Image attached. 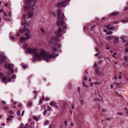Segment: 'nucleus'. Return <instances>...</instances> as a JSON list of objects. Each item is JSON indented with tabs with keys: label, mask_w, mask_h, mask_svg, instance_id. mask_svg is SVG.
Instances as JSON below:
<instances>
[{
	"label": "nucleus",
	"mask_w": 128,
	"mask_h": 128,
	"mask_svg": "<svg viewBox=\"0 0 128 128\" xmlns=\"http://www.w3.org/2000/svg\"><path fill=\"white\" fill-rule=\"evenodd\" d=\"M37 50V49L36 48H27L25 52L26 54H30L32 53L34 54V56L33 57L32 59V61L34 62L38 60L39 61H41L42 56H43V60H45L46 62H48L52 58H54L53 60H55L56 57L58 56V54L55 53H53L51 54L46 53V52L43 49L40 50V54L38 52H36Z\"/></svg>",
	"instance_id": "1"
},
{
	"label": "nucleus",
	"mask_w": 128,
	"mask_h": 128,
	"mask_svg": "<svg viewBox=\"0 0 128 128\" xmlns=\"http://www.w3.org/2000/svg\"><path fill=\"white\" fill-rule=\"evenodd\" d=\"M57 17L58 19L56 23V25L58 26H62L64 24L63 20L64 19L65 16L61 10L60 8L58 10Z\"/></svg>",
	"instance_id": "2"
},
{
	"label": "nucleus",
	"mask_w": 128,
	"mask_h": 128,
	"mask_svg": "<svg viewBox=\"0 0 128 128\" xmlns=\"http://www.w3.org/2000/svg\"><path fill=\"white\" fill-rule=\"evenodd\" d=\"M34 14L33 10L29 11L28 15L25 14L23 16L24 19L26 20V18L28 19L29 18H32Z\"/></svg>",
	"instance_id": "3"
},
{
	"label": "nucleus",
	"mask_w": 128,
	"mask_h": 128,
	"mask_svg": "<svg viewBox=\"0 0 128 128\" xmlns=\"http://www.w3.org/2000/svg\"><path fill=\"white\" fill-rule=\"evenodd\" d=\"M66 2H67L65 0L62 1L61 2H58L56 4L55 6L56 8L64 7L65 6Z\"/></svg>",
	"instance_id": "4"
},
{
	"label": "nucleus",
	"mask_w": 128,
	"mask_h": 128,
	"mask_svg": "<svg viewBox=\"0 0 128 128\" xmlns=\"http://www.w3.org/2000/svg\"><path fill=\"white\" fill-rule=\"evenodd\" d=\"M62 30L60 27H59L58 30L56 33V35L58 37L60 38L62 36V34H61Z\"/></svg>",
	"instance_id": "5"
},
{
	"label": "nucleus",
	"mask_w": 128,
	"mask_h": 128,
	"mask_svg": "<svg viewBox=\"0 0 128 128\" xmlns=\"http://www.w3.org/2000/svg\"><path fill=\"white\" fill-rule=\"evenodd\" d=\"M7 69L10 70L11 68H14L12 64H6L4 66Z\"/></svg>",
	"instance_id": "6"
},
{
	"label": "nucleus",
	"mask_w": 128,
	"mask_h": 128,
	"mask_svg": "<svg viewBox=\"0 0 128 128\" xmlns=\"http://www.w3.org/2000/svg\"><path fill=\"white\" fill-rule=\"evenodd\" d=\"M54 40L56 42H58L59 40V39L58 38L56 37H52L51 38V42H53Z\"/></svg>",
	"instance_id": "7"
},
{
	"label": "nucleus",
	"mask_w": 128,
	"mask_h": 128,
	"mask_svg": "<svg viewBox=\"0 0 128 128\" xmlns=\"http://www.w3.org/2000/svg\"><path fill=\"white\" fill-rule=\"evenodd\" d=\"M50 104L51 106H54L56 108L58 107L56 103L55 102L51 101L50 103Z\"/></svg>",
	"instance_id": "8"
},
{
	"label": "nucleus",
	"mask_w": 128,
	"mask_h": 128,
	"mask_svg": "<svg viewBox=\"0 0 128 128\" xmlns=\"http://www.w3.org/2000/svg\"><path fill=\"white\" fill-rule=\"evenodd\" d=\"M6 59V57L5 56H2L0 55V62L5 60Z\"/></svg>",
	"instance_id": "9"
},
{
	"label": "nucleus",
	"mask_w": 128,
	"mask_h": 128,
	"mask_svg": "<svg viewBox=\"0 0 128 128\" xmlns=\"http://www.w3.org/2000/svg\"><path fill=\"white\" fill-rule=\"evenodd\" d=\"M33 118L35 120L38 121L40 119V116L39 115L38 116H33Z\"/></svg>",
	"instance_id": "10"
},
{
	"label": "nucleus",
	"mask_w": 128,
	"mask_h": 128,
	"mask_svg": "<svg viewBox=\"0 0 128 128\" xmlns=\"http://www.w3.org/2000/svg\"><path fill=\"white\" fill-rule=\"evenodd\" d=\"M119 12H113L111 13L110 15L111 16H115L118 15L119 14Z\"/></svg>",
	"instance_id": "11"
},
{
	"label": "nucleus",
	"mask_w": 128,
	"mask_h": 128,
	"mask_svg": "<svg viewBox=\"0 0 128 128\" xmlns=\"http://www.w3.org/2000/svg\"><path fill=\"white\" fill-rule=\"evenodd\" d=\"M32 2V0H26L25 2V3L27 5H30Z\"/></svg>",
	"instance_id": "12"
},
{
	"label": "nucleus",
	"mask_w": 128,
	"mask_h": 128,
	"mask_svg": "<svg viewBox=\"0 0 128 128\" xmlns=\"http://www.w3.org/2000/svg\"><path fill=\"white\" fill-rule=\"evenodd\" d=\"M121 38L122 39L123 42L124 43L126 42H128V40L127 39L126 40H125V37L124 36H122L121 37Z\"/></svg>",
	"instance_id": "13"
},
{
	"label": "nucleus",
	"mask_w": 128,
	"mask_h": 128,
	"mask_svg": "<svg viewBox=\"0 0 128 128\" xmlns=\"http://www.w3.org/2000/svg\"><path fill=\"white\" fill-rule=\"evenodd\" d=\"M31 4H30V5H28L27 4L26 6H24V11H26L28 9V8H30V7L31 6Z\"/></svg>",
	"instance_id": "14"
},
{
	"label": "nucleus",
	"mask_w": 128,
	"mask_h": 128,
	"mask_svg": "<svg viewBox=\"0 0 128 128\" xmlns=\"http://www.w3.org/2000/svg\"><path fill=\"white\" fill-rule=\"evenodd\" d=\"M8 79L5 77H4L3 78L2 81L3 82H4L6 84L8 81H7Z\"/></svg>",
	"instance_id": "15"
},
{
	"label": "nucleus",
	"mask_w": 128,
	"mask_h": 128,
	"mask_svg": "<svg viewBox=\"0 0 128 128\" xmlns=\"http://www.w3.org/2000/svg\"><path fill=\"white\" fill-rule=\"evenodd\" d=\"M97 74L100 77H102L104 75L103 73L102 72H98Z\"/></svg>",
	"instance_id": "16"
},
{
	"label": "nucleus",
	"mask_w": 128,
	"mask_h": 128,
	"mask_svg": "<svg viewBox=\"0 0 128 128\" xmlns=\"http://www.w3.org/2000/svg\"><path fill=\"white\" fill-rule=\"evenodd\" d=\"M114 42L115 43H117L119 42V40L118 38H116L113 40Z\"/></svg>",
	"instance_id": "17"
},
{
	"label": "nucleus",
	"mask_w": 128,
	"mask_h": 128,
	"mask_svg": "<svg viewBox=\"0 0 128 128\" xmlns=\"http://www.w3.org/2000/svg\"><path fill=\"white\" fill-rule=\"evenodd\" d=\"M40 30L42 32L43 34L44 35L45 34L46 32L44 28H41L40 29Z\"/></svg>",
	"instance_id": "18"
},
{
	"label": "nucleus",
	"mask_w": 128,
	"mask_h": 128,
	"mask_svg": "<svg viewBox=\"0 0 128 128\" xmlns=\"http://www.w3.org/2000/svg\"><path fill=\"white\" fill-rule=\"evenodd\" d=\"M114 26L109 27L107 28V29L108 30H111L112 29L114 28Z\"/></svg>",
	"instance_id": "19"
},
{
	"label": "nucleus",
	"mask_w": 128,
	"mask_h": 128,
	"mask_svg": "<svg viewBox=\"0 0 128 128\" xmlns=\"http://www.w3.org/2000/svg\"><path fill=\"white\" fill-rule=\"evenodd\" d=\"M114 38L115 37L114 36H110L108 37V38H107L109 39H112Z\"/></svg>",
	"instance_id": "20"
},
{
	"label": "nucleus",
	"mask_w": 128,
	"mask_h": 128,
	"mask_svg": "<svg viewBox=\"0 0 128 128\" xmlns=\"http://www.w3.org/2000/svg\"><path fill=\"white\" fill-rule=\"evenodd\" d=\"M32 105V102H29L28 104V106L29 107H31Z\"/></svg>",
	"instance_id": "21"
},
{
	"label": "nucleus",
	"mask_w": 128,
	"mask_h": 128,
	"mask_svg": "<svg viewBox=\"0 0 128 128\" xmlns=\"http://www.w3.org/2000/svg\"><path fill=\"white\" fill-rule=\"evenodd\" d=\"M99 68L98 67H97L95 69V72H96L97 74L98 72V70H99Z\"/></svg>",
	"instance_id": "22"
},
{
	"label": "nucleus",
	"mask_w": 128,
	"mask_h": 128,
	"mask_svg": "<svg viewBox=\"0 0 128 128\" xmlns=\"http://www.w3.org/2000/svg\"><path fill=\"white\" fill-rule=\"evenodd\" d=\"M128 21V20H121V22L123 23H125L127 22Z\"/></svg>",
	"instance_id": "23"
},
{
	"label": "nucleus",
	"mask_w": 128,
	"mask_h": 128,
	"mask_svg": "<svg viewBox=\"0 0 128 128\" xmlns=\"http://www.w3.org/2000/svg\"><path fill=\"white\" fill-rule=\"evenodd\" d=\"M49 123V122L48 120H46L44 123V124L45 125H48Z\"/></svg>",
	"instance_id": "24"
},
{
	"label": "nucleus",
	"mask_w": 128,
	"mask_h": 128,
	"mask_svg": "<svg viewBox=\"0 0 128 128\" xmlns=\"http://www.w3.org/2000/svg\"><path fill=\"white\" fill-rule=\"evenodd\" d=\"M21 24L22 25H23L24 26L26 24V22H22Z\"/></svg>",
	"instance_id": "25"
},
{
	"label": "nucleus",
	"mask_w": 128,
	"mask_h": 128,
	"mask_svg": "<svg viewBox=\"0 0 128 128\" xmlns=\"http://www.w3.org/2000/svg\"><path fill=\"white\" fill-rule=\"evenodd\" d=\"M24 30L23 29H21L19 30V32L20 33H24Z\"/></svg>",
	"instance_id": "26"
},
{
	"label": "nucleus",
	"mask_w": 128,
	"mask_h": 128,
	"mask_svg": "<svg viewBox=\"0 0 128 128\" xmlns=\"http://www.w3.org/2000/svg\"><path fill=\"white\" fill-rule=\"evenodd\" d=\"M117 114L119 115V116L123 115V114L121 112H118L117 113Z\"/></svg>",
	"instance_id": "27"
},
{
	"label": "nucleus",
	"mask_w": 128,
	"mask_h": 128,
	"mask_svg": "<svg viewBox=\"0 0 128 128\" xmlns=\"http://www.w3.org/2000/svg\"><path fill=\"white\" fill-rule=\"evenodd\" d=\"M25 38L24 37L22 36L21 37L20 40H25Z\"/></svg>",
	"instance_id": "28"
},
{
	"label": "nucleus",
	"mask_w": 128,
	"mask_h": 128,
	"mask_svg": "<svg viewBox=\"0 0 128 128\" xmlns=\"http://www.w3.org/2000/svg\"><path fill=\"white\" fill-rule=\"evenodd\" d=\"M62 46L61 44H57V47L58 48H60Z\"/></svg>",
	"instance_id": "29"
},
{
	"label": "nucleus",
	"mask_w": 128,
	"mask_h": 128,
	"mask_svg": "<svg viewBox=\"0 0 128 128\" xmlns=\"http://www.w3.org/2000/svg\"><path fill=\"white\" fill-rule=\"evenodd\" d=\"M4 109L5 110H7L9 109V108L7 106H6L4 108Z\"/></svg>",
	"instance_id": "30"
},
{
	"label": "nucleus",
	"mask_w": 128,
	"mask_h": 128,
	"mask_svg": "<svg viewBox=\"0 0 128 128\" xmlns=\"http://www.w3.org/2000/svg\"><path fill=\"white\" fill-rule=\"evenodd\" d=\"M47 109L48 110L50 111L51 110L52 108L50 106H48Z\"/></svg>",
	"instance_id": "31"
},
{
	"label": "nucleus",
	"mask_w": 128,
	"mask_h": 128,
	"mask_svg": "<svg viewBox=\"0 0 128 128\" xmlns=\"http://www.w3.org/2000/svg\"><path fill=\"white\" fill-rule=\"evenodd\" d=\"M16 77V76L15 74H13L11 77V78L12 79H14Z\"/></svg>",
	"instance_id": "32"
},
{
	"label": "nucleus",
	"mask_w": 128,
	"mask_h": 128,
	"mask_svg": "<svg viewBox=\"0 0 128 128\" xmlns=\"http://www.w3.org/2000/svg\"><path fill=\"white\" fill-rule=\"evenodd\" d=\"M52 49L53 51L54 52H55L57 50V49L56 48H54V47H53Z\"/></svg>",
	"instance_id": "33"
},
{
	"label": "nucleus",
	"mask_w": 128,
	"mask_h": 128,
	"mask_svg": "<svg viewBox=\"0 0 128 128\" xmlns=\"http://www.w3.org/2000/svg\"><path fill=\"white\" fill-rule=\"evenodd\" d=\"M27 44H26L23 46V48L24 49H25V48H27Z\"/></svg>",
	"instance_id": "34"
},
{
	"label": "nucleus",
	"mask_w": 128,
	"mask_h": 128,
	"mask_svg": "<svg viewBox=\"0 0 128 128\" xmlns=\"http://www.w3.org/2000/svg\"><path fill=\"white\" fill-rule=\"evenodd\" d=\"M112 34V32H111L109 31L108 32H107L106 33V35H110V34Z\"/></svg>",
	"instance_id": "35"
},
{
	"label": "nucleus",
	"mask_w": 128,
	"mask_h": 128,
	"mask_svg": "<svg viewBox=\"0 0 128 128\" xmlns=\"http://www.w3.org/2000/svg\"><path fill=\"white\" fill-rule=\"evenodd\" d=\"M47 112V110H44V112H43V114L44 115H45L46 114Z\"/></svg>",
	"instance_id": "36"
},
{
	"label": "nucleus",
	"mask_w": 128,
	"mask_h": 128,
	"mask_svg": "<svg viewBox=\"0 0 128 128\" xmlns=\"http://www.w3.org/2000/svg\"><path fill=\"white\" fill-rule=\"evenodd\" d=\"M11 39L13 40H15V38L14 37L12 36H11Z\"/></svg>",
	"instance_id": "37"
},
{
	"label": "nucleus",
	"mask_w": 128,
	"mask_h": 128,
	"mask_svg": "<svg viewBox=\"0 0 128 128\" xmlns=\"http://www.w3.org/2000/svg\"><path fill=\"white\" fill-rule=\"evenodd\" d=\"M10 70V71L12 72V73H14V70H13V68H11Z\"/></svg>",
	"instance_id": "38"
},
{
	"label": "nucleus",
	"mask_w": 128,
	"mask_h": 128,
	"mask_svg": "<svg viewBox=\"0 0 128 128\" xmlns=\"http://www.w3.org/2000/svg\"><path fill=\"white\" fill-rule=\"evenodd\" d=\"M117 78V77L116 75H115L113 77V79L114 80H116Z\"/></svg>",
	"instance_id": "39"
},
{
	"label": "nucleus",
	"mask_w": 128,
	"mask_h": 128,
	"mask_svg": "<svg viewBox=\"0 0 128 128\" xmlns=\"http://www.w3.org/2000/svg\"><path fill=\"white\" fill-rule=\"evenodd\" d=\"M20 111L18 110L17 113V114L18 116H20Z\"/></svg>",
	"instance_id": "40"
},
{
	"label": "nucleus",
	"mask_w": 128,
	"mask_h": 128,
	"mask_svg": "<svg viewBox=\"0 0 128 128\" xmlns=\"http://www.w3.org/2000/svg\"><path fill=\"white\" fill-rule=\"evenodd\" d=\"M4 75V73L0 72V77Z\"/></svg>",
	"instance_id": "41"
},
{
	"label": "nucleus",
	"mask_w": 128,
	"mask_h": 128,
	"mask_svg": "<svg viewBox=\"0 0 128 128\" xmlns=\"http://www.w3.org/2000/svg\"><path fill=\"white\" fill-rule=\"evenodd\" d=\"M83 79L85 80H87V78L86 76H85L84 77Z\"/></svg>",
	"instance_id": "42"
},
{
	"label": "nucleus",
	"mask_w": 128,
	"mask_h": 128,
	"mask_svg": "<svg viewBox=\"0 0 128 128\" xmlns=\"http://www.w3.org/2000/svg\"><path fill=\"white\" fill-rule=\"evenodd\" d=\"M8 79V80H7V81H8V82H10L11 81V78H9L8 79Z\"/></svg>",
	"instance_id": "43"
},
{
	"label": "nucleus",
	"mask_w": 128,
	"mask_h": 128,
	"mask_svg": "<svg viewBox=\"0 0 128 128\" xmlns=\"http://www.w3.org/2000/svg\"><path fill=\"white\" fill-rule=\"evenodd\" d=\"M94 101H100V100L98 98H94Z\"/></svg>",
	"instance_id": "44"
},
{
	"label": "nucleus",
	"mask_w": 128,
	"mask_h": 128,
	"mask_svg": "<svg viewBox=\"0 0 128 128\" xmlns=\"http://www.w3.org/2000/svg\"><path fill=\"white\" fill-rule=\"evenodd\" d=\"M125 51L126 52H128V48L126 47L125 50Z\"/></svg>",
	"instance_id": "45"
},
{
	"label": "nucleus",
	"mask_w": 128,
	"mask_h": 128,
	"mask_svg": "<svg viewBox=\"0 0 128 128\" xmlns=\"http://www.w3.org/2000/svg\"><path fill=\"white\" fill-rule=\"evenodd\" d=\"M82 84H83V86H84L85 87H86V83L85 82H83V83Z\"/></svg>",
	"instance_id": "46"
},
{
	"label": "nucleus",
	"mask_w": 128,
	"mask_h": 128,
	"mask_svg": "<svg viewBox=\"0 0 128 128\" xmlns=\"http://www.w3.org/2000/svg\"><path fill=\"white\" fill-rule=\"evenodd\" d=\"M31 37L30 36H29L27 37L26 38V40H27L28 39H29Z\"/></svg>",
	"instance_id": "47"
},
{
	"label": "nucleus",
	"mask_w": 128,
	"mask_h": 128,
	"mask_svg": "<svg viewBox=\"0 0 128 128\" xmlns=\"http://www.w3.org/2000/svg\"><path fill=\"white\" fill-rule=\"evenodd\" d=\"M34 94H35V95H36L37 94V92L36 90H34Z\"/></svg>",
	"instance_id": "48"
},
{
	"label": "nucleus",
	"mask_w": 128,
	"mask_h": 128,
	"mask_svg": "<svg viewBox=\"0 0 128 128\" xmlns=\"http://www.w3.org/2000/svg\"><path fill=\"white\" fill-rule=\"evenodd\" d=\"M9 113L11 114H13V112L12 111L10 110L9 112Z\"/></svg>",
	"instance_id": "49"
},
{
	"label": "nucleus",
	"mask_w": 128,
	"mask_h": 128,
	"mask_svg": "<svg viewBox=\"0 0 128 128\" xmlns=\"http://www.w3.org/2000/svg\"><path fill=\"white\" fill-rule=\"evenodd\" d=\"M62 27L64 28H65L66 29H67V27L66 26H62Z\"/></svg>",
	"instance_id": "50"
},
{
	"label": "nucleus",
	"mask_w": 128,
	"mask_h": 128,
	"mask_svg": "<svg viewBox=\"0 0 128 128\" xmlns=\"http://www.w3.org/2000/svg\"><path fill=\"white\" fill-rule=\"evenodd\" d=\"M36 5V3L35 2H34L32 5V6L33 7H34Z\"/></svg>",
	"instance_id": "51"
},
{
	"label": "nucleus",
	"mask_w": 128,
	"mask_h": 128,
	"mask_svg": "<svg viewBox=\"0 0 128 128\" xmlns=\"http://www.w3.org/2000/svg\"><path fill=\"white\" fill-rule=\"evenodd\" d=\"M25 35L26 36H30V35H29V34L28 33H27L25 34Z\"/></svg>",
	"instance_id": "52"
},
{
	"label": "nucleus",
	"mask_w": 128,
	"mask_h": 128,
	"mask_svg": "<svg viewBox=\"0 0 128 128\" xmlns=\"http://www.w3.org/2000/svg\"><path fill=\"white\" fill-rule=\"evenodd\" d=\"M11 120V118L10 117L8 118H7L6 119V120Z\"/></svg>",
	"instance_id": "53"
},
{
	"label": "nucleus",
	"mask_w": 128,
	"mask_h": 128,
	"mask_svg": "<svg viewBox=\"0 0 128 128\" xmlns=\"http://www.w3.org/2000/svg\"><path fill=\"white\" fill-rule=\"evenodd\" d=\"M23 68L24 69H25L26 68V67L25 65L23 66H22Z\"/></svg>",
	"instance_id": "54"
},
{
	"label": "nucleus",
	"mask_w": 128,
	"mask_h": 128,
	"mask_svg": "<svg viewBox=\"0 0 128 128\" xmlns=\"http://www.w3.org/2000/svg\"><path fill=\"white\" fill-rule=\"evenodd\" d=\"M70 125L72 126H73L74 125V123L72 122L71 123Z\"/></svg>",
	"instance_id": "55"
},
{
	"label": "nucleus",
	"mask_w": 128,
	"mask_h": 128,
	"mask_svg": "<svg viewBox=\"0 0 128 128\" xmlns=\"http://www.w3.org/2000/svg\"><path fill=\"white\" fill-rule=\"evenodd\" d=\"M120 84H121V83L120 82L118 83H116L115 84L117 86H118L120 85Z\"/></svg>",
	"instance_id": "56"
},
{
	"label": "nucleus",
	"mask_w": 128,
	"mask_h": 128,
	"mask_svg": "<svg viewBox=\"0 0 128 128\" xmlns=\"http://www.w3.org/2000/svg\"><path fill=\"white\" fill-rule=\"evenodd\" d=\"M110 87L111 88H112L114 87L113 85L111 84L110 85Z\"/></svg>",
	"instance_id": "57"
},
{
	"label": "nucleus",
	"mask_w": 128,
	"mask_h": 128,
	"mask_svg": "<svg viewBox=\"0 0 128 128\" xmlns=\"http://www.w3.org/2000/svg\"><path fill=\"white\" fill-rule=\"evenodd\" d=\"M116 54L115 53H114L112 55V56L114 58H115L116 56H115V55H116Z\"/></svg>",
	"instance_id": "58"
},
{
	"label": "nucleus",
	"mask_w": 128,
	"mask_h": 128,
	"mask_svg": "<svg viewBox=\"0 0 128 128\" xmlns=\"http://www.w3.org/2000/svg\"><path fill=\"white\" fill-rule=\"evenodd\" d=\"M4 11V10L3 9H2L0 10V12H3Z\"/></svg>",
	"instance_id": "59"
},
{
	"label": "nucleus",
	"mask_w": 128,
	"mask_h": 128,
	"mask_svg": "<svg viewBox=\"0 0 128 128\" xmlns=\"http://www.w3.org/2000/svg\"><path fill=\"white\" fill-rule=\"evenodd\" d=\"M44 96H42L41 100L42 101H43L44 100Z\"/></svg>",
	"instance_id": "60"
},
{
	"label": "nucleus",
	"mask_w": 128,
	"mask_h": 128,
	"mask_svg": "<svg viewBox=\"0 0 128 128\" xmlns=\"http://www.w3.org/2000/svg\"><path fill=\"white\" fill-rule=\"evenodd\" d=\"M14 71L15 72H16L18 71V69L17 68H16L14 70Z\"/></svg>",
	"instance_id": "61"
},
{
	"label": "nucleus",
	"mask_w": 128,
	"mask_h": 128,
	"mask_svg": "<svg viewBox=\"0 0 128 128\" xmlns=\"http://www.w3.org/2000/svg\"><path fill=\"white\" fill-rule=\"evenodd\" d=\"M45 100L46 101H48L49 100V98H45Z\"/></svg>",
	"instance_id": "62"
},
{
	"label": "nucleus",
	"mask_w": 128,
	"mask_h": 128,
	"mask_svg": "<svg viewBox=\"0 0 128 128\" xmlns=\"http://www.w3.org/2000/svg\"><path fill=\"white\" fill-rule=\"evenodd\" d=\"M102 62V61L101 60H99L98 62L99 64H101Z\"/></svg>",
	"instance_id": "63"
},
{
	"label": "nucleus",
	"mask_w": 128,
	"mask_h": 128,
	"mask_svg": "<svg viewBox=\"0 0 128 128\" xmlns=\"http://www.w3.org/2000/svg\"><path fill=\"white\" fill-rule=\"evenodd\" d=\"M125 46H128V43H126L125 44Z\"/></svg>",
	"instance_id": "64"
}]
</instances>
